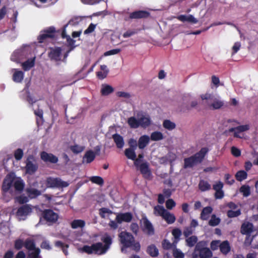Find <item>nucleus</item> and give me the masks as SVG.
Listing matches in <instances>:
<instances>
[{"label": "nucleus", "instance_id": "obj_1", "mask_svg": "<svg viewBox=\"0 0 258 258\" xmlns=\"http://www.w3.org/2000/svg\"><path fill=\"white\" fill-rule=\"evenodd\" d=\"M119 237L121 243L123 245L121 248L122 252H125L127 247H131L133 250L138 251L140 249V244L139 242L135 243L134 236L128 232H121Z\"/></svg>", "mask_w": 258, "mask_h": 258}, {"label": "nucleus", "instance_id": "obj_2", "mask_svg": "<svg viewBox=\"0 0 258 258\" xmlns=\"http://www.w3.org/2000/svg\"><path fill=\"white\" fill-rule=\"evenodd\" d=\"M109 249V246L104 245L102 242H97L91 246L84 245L78 248L79 252L90 254L92 253L101 255L105 253Z\"/></svg>", "mask_w": 258, "mask_h": 258}, {"label": "nucleus", "instance_id": "obj_3", "mask_svg": "<svg viewBox=\"0 0 258 258\" xmlns=\"http://www.w3.org/2000/svg\"><path fill=\"white\" fill-rule=\"evenodd\" d=\"M208 152V149L203 148L194 155L184 159V168H192L198 163L202 162Z\"/></svg>", "mask_w": 258, "mask_h": 258}, {"label": "nucleus", "instance_id": "obj_4", "mask_svg": "<svg viewBox=\"0 0 258 258\" xmlns=\"http://www.w3.org/2000/svg\"><path fill=\"white\" fill-rule=\"evenodd\" d=\"M33 54L31 47L29 45H25L14 51L11 56V59L19 63L21 60L28 58Z\"/></svg>", "mask_w": 258, "mask_h": 258}, {"label": "nucleus", "instance_id": "obj_5", "mask_svg": "<svg viewBox=\"0 0 258 258\" xmlns=\"http://www.w3.org/2000/svg\"><path fill=\"white\" fill-rule=\"evenodd\" d=\"M192 256L193 258H210L212 256V252L207 247L206 242L201 241L196 244Z\"/></svg>", "mask_w": 258, "mask_h": 258}, {"label": "nucleus", "instance_id": "obj_6", "mask_svg": "<svg viewBox=\"0 0 258 258\" xmlns=\"http://www.w3.org/2000/svg\"><path fill=\"white\" fill-rule=\"evenodd\" d=\"M200 97L203 101V103L207 105L213 109H218L224 105V102L219 97H216L212 94L206 93L201 95Z\"/></svg>", "mask_w": 258, "mask_h": 258}, {"label": "nucleus", "instance_id": "obj_7", "mask_svg": "<svg viewBox=\"0 0 258 258\" xmlns=\"http://www.w3.org/2000/svg\"><path fill=\"white\" fill-rule=\"evenodd\" d=\"M154 213L156 216H159L169 224L173 223L175 220V217L173 214L170 213L162 206L157 205L154 208Z\"/></svg>", "mask_w": 258, "mask_h": 258}, {"label": "nucleus", "instance_id": "obj_8", "mask_svg": "<svg viewBox=\"0 0 258 258\" xmlns=\"http://www.w3.org/2000/svg\"><path fill=\"white\" fill-rule=\"evenodd\" d=\"M38 165L35 158L29 155L26 161V172L30 175L33 174L38 169Z\"/></svg>", "mask_w": 258, "mask_h": 258}, {"label": "nucleus", "instance_id": "obj_9", "mask_svg": "<svg viewBox=\"0 0 258 258\" xmlns=\"http://www.w3.org/2000/svg\"><path fill=\"white\" fill-rule=\"evenodd\" d=\"M32 212L31 206L26 204L20 207L18 209L16 216L19 221L25 220Z\"/></svg>", "mask_w": 258, "mask_h": 258}, {"label": "nucleus", "instance_id": "obj_10", "mask_svg": "<svg viewBox=\"0 0 258 258\" xmlns=\"http://www.w3.org/2000/svg\"><path fill=\"white\" fill-rule=\"evenodd\" d=\"M46 184L47 187H63L69 185L67 182L62 181L59 178L49 177L47 178Z\"/></svg>", "mask_w": 258, "mask_h": 258}, {"label": "nucleus", "instance_id": "obj_11", "mask_svg": "<svg viewBox=\"0 0 258 258\" xmlns=\"http://www.w3.org/2000/svg\"><path fill=\"white\" fill-rule=\"evenodd\" d=\"M44 219L50 224L55 223L58 218V215L52 210H45L43 213Z\"/></svg>", "mask_w": 258, "mask_h": 258}, {"label": "nucleus", "instance_id": "obj_12", "mask_svg": "<svg viewBox=\"0 0 258 258\" xmlns=\"http://www.w3.org/2000/svg\"><path fill=\"white\" fill-rule=\"evenodd\" d=\"M224 184L221 181H216L213 185V188L215 190V198L216 199H221L224 196V192L222 189Z\"/></svg>", "mask_w": 258, "mask_h": 258}, {"label": "nucleus", "instance_id": "obj_13", "mask_svg": "<svg viewBox=\"0 0 258 258\" xmlns=\"http://www.w3.org/2000/svg\"><path fill=\"white\" fill-rule=\"evenodd\" d=\"M253 231V226L252 223L246 222L242 224L241 227V233L247 235L245 241H248L250 234Z\"/></svg>", "mask_w": 258, "mask_h": 258}, {"label": "nucleus", "instance_id": "obj_14", "mask_svg": "<svg viewBox=\"0 0 258 258\" xmlns=\"http://www.w3.org/2000/svg\"><path fill=\"white\" fill-rule=\"evenodd\" d=\"M141 222L143 224L144 232L149 235H153L154 233V227L146 217H143Z\"/></svg>", "mask_w": 258, "mask_h": 258}, {"label": "nucleus", "instance_id": "obj_15", "mask_svg": "<svg viewBox=\"0 0 258 258\" xmlns=\"http://www.w3.org/2000/svg\"><path fill=\"white\" fill-rule=\"evenodd\" d=\"M139 125L143 128H146L151 124V120L149 115L144 113L138 114Z\"/></svg>", "mask_w": 258, "mask_h": 258}, {"label": "nucleus", "instance_id": "obj_16", "mask_svg": "<svg viewBox=\"0 0 258 258\" xmlns=\"http://www.w3.org/2000/svg\"><path fill=\"white\" fill-rule=\"evenodd\" d=\"M249 129L248 124L239 125L235 127H231L229 129V132H234V136L236 138H242L240 134L248 131Z\"/></svg>", "mask_w": 258, "mask_h": 258}, {"label": "nucleus", "instance_id": "obj_17", "mask_svg": "<svg viewBox=\"0 0 258 258\" xmlns=\"http://www.w3.org/2000/svg\"><path fill=\"white\" fill-rule=\"evenodd\" d=\"M183 100L184 102H188V101H191L189 106H186V107L185 108H183L182 109L183 111H185L186 110H189L191 108H195L197 106V105L198 104V101L195 99H193V97L192 96V95L190 94H189V93L185 94L183 96Z\"/></svg>", "mask_w": 258, "mask_h": 258}, {"label": "nucleus", "instance_id": "obj_18", "mask_svg": "<svg viewBox=\"0 0 258 258\" xmlns=\"http://www.w3.org/2000/svg\"><path fill=\"white\" fill-rule=\"evenodd\" d=\"M55 32V28L53 27H50L44 30L42 33L38 36V40L40 43L43 42V40L47 38H52L54 36V33Z\"/></svg>", "mask_w": 258, "mask_h": 258}, {"label": "nucleus", "instance_id": "obj_19", "mask_svg": "<svg viewBox=\"0 0 258 258\" xmlns=\"http://www.w3.org/2000/svg\"><path fill=\"white\" fill-rule=\"evenodd\" d=\"M41 159L45 162H50L51 163H56L58 161V158L51 153H48L43 151L40 154Z\"/></svg>", "mask_w": 258, "mask_h": 258}, {"label": "nucleus", "instance_id": "obj_20", "mask_svg": "<svg viewBox=\"0 0 258 258\" xmlns=\"http://www.w3.org/2000/svg\"><path fill=\"white\" fill-rule=\"evenodd\" d=\"M36 56L34 54L27 58V60L22 63L21 66L25 71H28L35 65Z\"/></svg>", "mask_w": 258, "mask_h": 258}, {"label": "nucleus", "instance_id": "obj_21", "mask_svg": "<svg viewBox=\"0 0 258 258\" xmlns=\"http://www.w3.org/2000/svg\"><path fill=\"white\" fill-rule=\"evenodd\" d=\"M133 219V215L132 213L127 212L124 213L117 214L115 218L116 221L119 224L122 222H130Z\"/></svg>", "mask_w": 258, "mask_h": 258}, {"label": "nucleus", "instance_id": "obj_22", "mask_svg": "<svg viewBox=\"0 0 258 258\" xmlns=\"http://www.w3.org/2000/svg\"><path fill=\"white\" fill-rule=\"evenodd\" d=\"M11 72L13 73V80L17 83H20L22 82L24 77V73L16 69H12Z\"/></svg>", "mask_w": 258, "mask_h": 258}, {"label": "nucleus", "instance_id": "obj_23", "mask_svg": "<svg viewBox=\"0 0 258 258\" xmlns=\"http://www.w3.org/2000/svg\"><path fill=\"white\" fill-rule=\"evenodd\" d=\"M14 180V175L9 174L5 178L3 184L2 186V189L4 192H7L9 191L13 184Z\"/></svg>", "mask_w": 258, "mask_h": 258}, {"label": "nucleus", "instance_id": "obj_24", "mask_svg": "<svg viewBox=\"0 0 258 258\" xmlns=\"http://www.w3.org/2000/svg\"><path fill=\"white\" fill-rule=\"evenodd\" d=\"M61 49L60 47L51 48L49 53V57L55 61H59L61 58Z\"/></svg>", "mask_w": 258, "mask_h": 258}, {"label": "nucleus", "instance_id": "obj_25", "mask_svg": "<svg viewBox=\"0 0 258 258\" xmlns=\"http://www.w3.org/2000/svg\"><path fill=\"white\" fill-rule=\"evenodd\" d=\"M150 15V13L146 11H137L131 13L130 15V18L133 19H141L147 18Z\"/></svg>", "mask_w": 258, "mask_h": 258}, {"label": "nucleus", "instance_id": "obj_26", "mask_svg": "<svg viewBox=\"0 0 258 258\" xmlns=\"http://www.w3.org/2000/svg\"><path fill=\"white\" fill-rule=\"evenodd\" d=\"M13 184L15 190L21 192L24 187V183L21 178H15L14 176Z\"/></svg>", "mask_w": 258, "mask_h": 258}, {"label": "nucleus", "instance_id": "obj_27", "mask_svg": "<svg viewBox=\"0 0 258 258\" xmlns=\"http://www.w3.org/2000/svg\"><path fill=\"white\" fill-rule=\"evenodd\" d=\"M177 19L182 22H188L192 24H196L198 22V20L191 15H181L178 16Z\"/></svg>", "mask_w": 258, "mask_h": 258}, {"label": "nucleus", "instance_id": "obj_28", "mask_svg": "<svg viewBox=\"0 0 258 258\" xmlns=\"http://www.w3.org/2000/svg\"><path fill=\"white\" fill-rule=\"evenodd\" d=\"M96 157L95 153L92 151L89 150L87 151L83 158V162L86 163H90L92 162L95 159Z\"/></svg>", "mask_w": 258, "mask_h": 258}, {"label": "nucleus", "instance_id": "obj_29", "mask_svg": "<svg viewBox=\"0 0 258 258\" xmlns=\"http://www.w3.org/2000/svg\"><path fill=\"white\" fill-rule=\"evenodd\" d=\"M26 191L30 199H35L41 195L42 193L41 191L31 187L27 188Z\"/></svg>", "mask_w": 258, "mask_h": 258}, {"label": "nucleus", "instance_id": "obj_30", "mask_svg": "<svg viewBox=\"0 0 258 258\" xmlns=\"http://www.w3.org/2000/svg\"><path fill=\"white\" fill-rule=\"evenodd\" d=\"M150 137L143 135L140 137L138 141V147L140 149H144L150 142Z\"/></svg>", "mask_w": 258, "mask_h": 258}, {"label": "nucleus", "instance_id": "obj_31", "mask_svg": "<svg viewBox=\"0 0 258 258\" xmlns=\"http://www.w3.org/2000/svg\"><path fill=\"white\" fill-rule=\"evenodd\" d=\"M139 169L141 173L145 178H148L150 177L151 173L147 163H143L140 165Z\"/></svg>", "mask_w": 258, "mask_h": 258}, {"label": "nucleus", "instance_id": "obj_32", "mask_svg": "<svg viewBox=\"0 0 258 258\" xmlns=\"http://www.w3.org/2000/svg\"><path fill=\"white\" fill-rule=\"evenodd\" d=\"M176 158V156L175 154L169 152L165 157L160 158V161L162 163H167L168 162L171 163L175 160Z\"/></svg>", "mask_w": 258, "mask_h": 258}, {"label": "nucleus", "instance_id": "obj_33", "mask_svg": "<svg viewBox=\"0 0 258 258\" xmlns=\"http://www.w3.org/2000/svg\"><path fill=\"white\" fill-rule=\"evenodd\" d=\"M112 138L118 148L121 149L123 148L124 143L122 136L119 134H115L112 136Z\"/></svg>", "mask_w": 258, "mask_h": 258}, {"label": "nucleus", "instance_id": "obj_34", "mask_svg": "<svg viewBox=\"0 0 258 258\" xmlns=\"http://www.w3.org/2000/svg\"><path fill=\"white\" fill-rule=\"evenodd\" d=\"M230 246L227 240L221 242L220 245L221 252L224 254H227L230 251Z\"/></svg>", "mask_w": 258, "mask_h": 258}, {"label": "nucleus", "instance_id": "obj_35", "mask_svg": "<svg viewBox=\"0 0 258 258\" xmlns=\"http://www.w3.org/2000/svg\"><path fill=\"white\" fill-rule=\"evenodd\" d=\"M213 211V209L211 207H206L204 208L201 214V218L202 220H207L210 215L212 213Z\"/></svg>", "mask_w": 258, "mask_h": 258}, {"label": "nucleus", "instance_id": "obj_36", "mask_svg": "<svg viewBox=\"0 0 258 258\" xmlns=\"http://www.w3.org/2000/svg\"><path fill=\"white\" fill-rule=\"evenodd\" d=\"M24 246L29 251L37 248L34 240L30 238L27 239L25 240L24 242Z\"/></svg>", "mask_w": 258, "mask_h": 258}, {"label": "nucleus", "instance_id": "obj_37", "mask_svg": "<svg viewBox=\"0 0 258 258\" xmlns=\"http://www.w3.org/2000/svg\"><path fill=\"white\" fill-rule=\"evenodd\" d=\"M199 188L201 191H206L209 190L211 188V186L207 181L202 179L200 180Z\"/></svg>", "mask_w": 258, "mask_h": 258}, {"label": "nucleus", "instance_id": "obj_38", "mask_svg": "<svg viewBox=\"0 0 258 258\" xmlns=\"http://www.w3.org/2000/svg\"><path fill=\"white\" fill-rule=\"evenodd\" d=\"M150 139L153 141H159L164 139V135L159 131H155L151 133Z\"/></svg>", "mask_w": 258, "mask_h": 258}, {"label": "nucleus", "instance_id": "obj_39", "mask_svg": "<svg viewBox=\"0 0 258 258\" xmlns=\"http://www.w3.org/2000/svg\"><path fill=\"white\" fill-rule=\"evenodd\" d=\"M113 90V88L111 86L107 84H103L101 89V93L102 95L106 96L111 93Z\"/></svg>", "mask_w": 258, "mask_h": 258}, {"label": "nucleus", "instance_id": "obj_40", "mask_svg": "<svg viewBox=\"0 0 258 258\" xmlns=\"http://www.w3.org/2000/svg\"><path fill=\"white\" fill-rule=\"evenodd\" d=\"M70 148L74 154H78L83 152L85 150V147L83 145L75 144L71 146Z\"/></svg>", "mask_w": 258, "mask_h": 258}, {"label": "nucleus", "instance_id": "obj_41", "mask_svg": "<svg viewBox=\"0 0 258 258\" xmlns=\"http://www.w3.org/2000/svg\"><path fill=\"white\" fill-rule=\"evenodd\" d=\"M85 225V222L83 220H74L71 223V227L73 229L83 228Z\"/></svg>", "mask_w": 258, "mask_h": 258}, {"label": "nucleus", "instance_id": "obj_42", "mask_svg": "<svg viewBox=\"0 0 258 258\" xmlns=\"http://www.w3.org/2000/svg\"><path fill=\"white\" fill-rule=\"evenodd\" d=\"M163 126L167 130L172 131L175 128L176 124L170 120L166 119L163 122Z\"/></svg>", "mask_w": 258, "mask_h": 258}, {"label": "nucleus", "instance_id": "obj_43", "mask_svg": "<svg viewBox=\"0 0 258 258\" xmlns=\"http://www.w3.org/2000/svg\"><path fill=\"white\" fill-rule=\"evenodd\" d=\"M127 123L131 128H137L140 126L139 118L137 119L135 117L128 118Z\"/></svg>", "mask_w": 258, "mask_h": 258}, {"label": "nucleus", "instance_id": "obj_44", "mask_svg": "<svg viewBox=\"0 0 258 258\" xmlns=\"http://www.w3.org/2000/svg\"><path fill=\"white\" fill-rule=\"evenodd\" d=\"M147 252L152 257L157 256L159 253L158 248L154 245H151L148 247Z\"/></svg>", "mask_w": 258, "mask_h": 258}, {"label": "nucleus", "instance_id": "obj_45", "mask_svg": "<svg viewBox=\"0 0 258 258\" xmlns=\"http://www.w3.org/2000/svg\"><path fill=\"white\" fill-rule=\"evenodd\" d=\"M136 149L128 148L125 149L124 153L125 156L130 159L135 160L136 158V154L135 152Z\"/></svg>", "mask_w": 258, "mask_h": 258}, {"label": "nucleus", "instance_id": "obj_46", "mask_svg": "<svg viewBox=\"0 0 258 258\" xmlns=\"http://www.w3.org/2000/svg\"><path fill=\"white\" fill-rule=\"evenodd\" d=\"M66 38H67V42H68V44L71 47V48L64 55V59H66L67 57V56L68 55V53L72 50H73L74 48V47H75V41L74 40H73L72 38H71L70 36H67Z\"/></svg>", "mask_w": 258, "mask_h": 258}, {"label": "nucleus", "instance_id": "obj_47", "mask_svg": "<svg viewBox=\"0 0 258 258\" xmlns=\"http://www.w3.org/2000/svg\"><path fill=\"white\" fill-rule=\"evenodd\" d=\"M40 250L39 248H37L33 250L29 251L28 258H41L40 255Z\"/></svg>", "mask_w": 258, "mask_h": 258}, {"label": "nucleus", "instance_id": "obj_48", "mask_svg": "<svg viewBox=\"0 0 258 258\" xmlns=\"http://www.w3.org/2000/svg\"><path fill=\"white\" fill-rule=\"evenodd\" d=\"M176 244L177 243H175V241L172 243H171L168 240L166 239L162 243L163 247L166 249H174L175 248Z\"/></svg>", "mask_w": 258, "mask_h": 258}, {"label": "nucleus", "instance_id": "obj_49", "mask_svg": "<svg viewBox=\"0 0 258 258\" xmlns=\"http://www.w3.org/2000/svg\"><path fill=\"white\" fill-rule=\"evenodd\" d=\"M247 176V174L246 172L244 170H240L238 171L235 175L236 179L239 181H242L246 179Z\"/></svg>", "mask_w": 258, "mask_h": 258}, {"label": "nucleus", "instance_id": "obj_50", "mask_svg": "<svg viewBox=\"0 0 258 258\" xmlns=\"http://www.w3.org/2000/svg\"><path fill=\"white\" fill-rule=\"evenodd\" d=\"M198 241L196 236H191L186 239V245L189 247H193Z\"/></svg>", "mask_w": 258, "mask_h": 258}, {"label": "nucleus", "instance_id": "obj_51", "mask_svg": "<svg viewBox=\"0 0 258 258\" xmlns=\"http://www.w3.org/2000/svg\"><path fill=\"white\" fill-rule=\"evenodd\" d=\"M99 215L102 218L107 217V214L110 215L113 213V212L110 209L106 208H102L99 209Z\"/></svg>", "mask_w": 258, "mask_h": 258}, {"label": "nucleus", "instance_id": "obj_52", "mask_svg": "<svg viewBox=\"0 0 258 258\" xmlns=\"http://www.w3.org/2000/svg\"><path fill=\"white\" fill-rule=\"evenodd\" d=\"M240 192L242 194L244 197H247L250 195V187L247 185H242L240 189Z\"/></svg>", "mask_w": 258, "mask_h": 258}, {"label": "nucleus", "instance_id": "obj_53", "mask_svg": "<svg viewBox=\"0 0 258 258\" xmlns=\"http://www.w3.org/2000/svg\"><path fill=\"white\" fill-rule=\"evenodd\" d=\"M90 180L93 183L102 185L104 183L103 178L100 176H92L90 177Z\"/></svg>", "mask_w": 258, "mask_h": 258}, {"label": "nucleus", "instance_id": "obj_54", "mask_svg": "<svg viewBox=\"0 0 258 258\" xmlns=\"http://www.w3.org/2000/svg\"><path fill=\"white\" fill-rule=\"evenodd\" d=\"M172 234L175 239L174 241H175L176 243H177L181 235V230L178 228L174 229L172 230Z\"/></svg>", "mask_w": 258, "mask_h": 258}, {"label": "nucleus", "instance_id": "obj_55", "mask_svg": "<svg viewBox=\"0 0 258 258\" xmlns=\"http://www.w3.org/2000/svg\"><path fill=\"white\" fill-rule=\"evenodd\" d=\"M220 222V218L217 217L215 215H213L209 222V224L212 226H215L218 225Z\"/></svg>", "mask_w": 258, "mask_h": 258}, {"label": "nucleus", "instance_id": "obj_56", "mask_svg": "<svg viewBox=\"0 0 258 258\" xmlns=\"http://www.w3.org/2000/svg\"><path fill=\"white\" fill-rule=\"evenodd\" d=\"M241 214V211L240 209H237L235 211L232 210H228L227 211V216L229 218L236 217Z\"/></svg>", "mask_w": 258, "mask_h": 258}, {"label": "nucleus", "instance_id": "obj_57", "mask_svg": "<svg viewBox=\"0 0 258 258\" xmlns=\"http://www.w3.org/2000/svg\"><path fill=\"white\" fill-rule=\"evenodd\" d=\"M173 256L176 258H184V253L179 249L174 248L173 252Z\"/></svg>", "mask_w": 258, "mask_h": 258}, {"label": "nucleus", "instance_id": "obj_58", "mask_svg": "<svg viewBox=\"0 0 258 258\" xmlns=\"http://www.w3.org/2000/svg\"><path fill=\"white\" fill-rule=\"evenodd\" d=\"M165 205L167 209L171 210L175 206L176 203L173 199H170L166 201Z\"/></svg>", "mask_w": 258, "mask_h": 258}, {"label": "nucleus", "instance_id": "obj_59", "mask_svg": "<svg viewBox=\"0 0 258 258\" xmlns=\"http://www.w3.org/2000/svg\"><path fill=\"white\" fill-rule=\"evenodd\" d=\"M195 229L191 227H186L184 228L183 231V235L185 237H187L192 234Z\"/></svg>", "mask_w": 258, "mask_h": 258}, {"label": "nucleus", "instance_id": "obj_60", "mask_svg": "<svg viewBox=\"0 0 258 258\" xmlns=\"http://www.w3.org/2000/svg\"><path fill=\"white\" fill-rule=\"evenodd\" d=\"M23 156V151L21 149H17L14 154V156L17 160H20L22 159Z\"/></svg>", "mask_w": 258, "mask_h": 258}, {"label": "nucleus", "instance_id": "obj_61", "mask_svg": "<svg viewBox=\"0 0 258 258\" xmlns=\"http://www.w3.org/2000/svg\"><path fill=\"white\" fill-rule=\"evenodd\" d=\"M220 243L221 242L220 240L212 241L210 245L211 248L213 250L217 249L218 247L220 248Z\"/></svg>", "mask_w": 258, "mask_h": 258}, {"label": "nucleus", "instance_id": "obj_62", "mask_svg": "<svg viewBox=\"0 0 258 258\" xmlns=\"http://www.w3.org/2000/svg\"><path fill=\"white\" fill-rule=\"evenodd\" d=\"M96 25L91 23L88 27L84 31V34H89L93 32L96 28Z\"/></svg>", "mask_w": 258, "mask_h": 258}, {"label": "nucleus", "instance_id": "obj_63", "mask_svg": "<svg viewBox=\"0 0 258 258\" xmlns=\"http://www.w3.org/2000/svg\"><path fill=\"white\" fill-rule=\"evenodd\" d=\"M23 245H24V242L21 239H17L15 241V248L16 249H20L22 248Z\"/></svg>", "mask_w": 258, "mask_h": 258}, {"label": "nucleus", "instance_id": "obj_64", "mask_svg": "<svg viewBox=\"0 0 258 258\" xmlns=\"http://www.w3.org/2000/svg\"><path fill=\"white\" fill-rule=\"evenodd\" d=\"M16 201L20 204L26 203L29 201L28 198L25 196H21L16 198Z\"/></svg>", "mask_w": 258, "mask_h": 258}]
</instances>
